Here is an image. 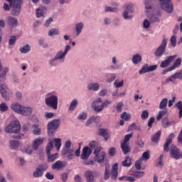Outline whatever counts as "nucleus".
Instances as JSON below:
<instances>
[{
  "label": "nucleus",
  "mask_w": 182,
  "mask_h": 182,
  "mask_svg": "<svg viewBox=\"0 0 182 182\" xmlns=\"http://www.w3.org/2000/svg\"><path fill=\"white\" fill-rule=\"evenodd\" d=\"M48 144L46 146V153L48 155V163H53L58 157H59V154L55 153L54 154H50V151L53 150V143L55 147L57 149V151L60 150L62 147V139L60 138H51L48 139Z\"/></svg>",
  "instance_id": "nucleus-1"
},
{
  "label": "nucleus",
  "mask_w": 182,
  "mask_h": 182,
  "mask_svg": "<svg viewBox=\"0 0 182 182\" xmlns=\"http://www.w3.org/2000/svg\"><path fill=\"white\" fill-rule=\"evenodd\" d=\"M44 102L48 107L53 110H58L59 95L56 91H50L45 95Z\"/></svg>",
  "instance_id": "nucleus-2"
},
{
  "label": "nucleus",
  "mask_w": 182,
  "mask_h": 182,
  "mask_svg": "<svg viewBox=\"0 0 182 182\" xmlns=\"http://www.w3.org/2000/svg\"><path fill=\"white\" fill-rule=\"evenodd\" d=\"M19 130H21V123L18 120L12 121L5 128L6 133H11V137L13 139H21V135L19 134Z\"/></svg>",
  "instance_id": "nucleus-3"
},
{
  "label": "nucleus",
  "mask_w": 182,
  "mask_h": 182,
  "mask_svg": "<svg viewBox=\"0 0 182 182\" xmlns=\"http://www.w3.org/2000/svg\"><path fill=\"white\" fill-rule=\"evenodd\" d=\"M109 105H112V100H107L105 102H102V97H97L92 102V108L97 113H100Z\"/></svg>",
  "instance_id": "nucleus-4"
},
{
  "label": "nucleus",
  "mask_w": 182,
  "mask_h": 182,
  "mask_svg": "<svg viewBox=\"0 0 182 182\" xmlns=\"http://www.w3.org/2000/svg\"><path fill=\"white\" fill-rule=\"evenodd\" d=\"M161 9L166 11L167 14H171L174 11V6L171 0H159Z\"/></svg>",
  "instance_id": "nucleus-5"
},
{
  "label": "nucleus",
  "mask_w": 182,
  "mask_h": 182,
  "mask_svg": "<svg viewBox=\"0 0 182 182\" xmlns=\"http://www.w3.org/2000/svg\"><path fill=\"white\" fill-rule=\"evenodd\" d=\"M60 126V119H57L50 122L48 124V134L50 136H53L55 134V131L58 129V128Z\"/></svg>",
  "instance_id": "nucleus-6"
},
{
  "label": "nucleus",
  "mask_w": 182,
  "mask_h": 182,
  "mask_svg": "<svg viewBox=\"0 0 182 182\" xmlns=\"http://www.w3.org/2000/svg\"><path fill=\"white\" fill-rule=\"evenodd\" d=\"M132 137H133V133L125 135L123 142L121 143V148L124 154H127V153H130V146L129 145V140H130Z\"/></svg>",
  "instance_id": "nucleus-7"
},
{
  "label": "nucleus",
  "mask_w": 182,
  "mask_h": 182,
  "mask_svg": "<svg viewBox=\"0 0 182 182\" xmlns=\"http://www.w3.org/2000/svg\"><path fill=\"white\" fill-rule=\"evenodd\" d=\"M166 48H167V39L163 38L160 46L156 49L154 52L155 56H156V58H161V56L164 55V52H166Z\"/></svg>",
  "instance_id": "nucleus-8"
},
{
  "label": "nucleus",
  "mask_w": 182,
  "mask_h": 182,
  "mask_svg": "<svg viewBox=\"0 0 182 182\" xmlns=\"http://www.w3.org/2000/svg\"><path fill=\"white\" fill-rule=\"evenodd\" d=\"M70 49V46L67 45L65 46L64 50H60L58 51L55 56L61 63H63V62H65V59H66V55H68V52H69Z\"/></svg>",
  "instance_id": "nucleus-9"
},
{
  "label": "nucleus",
  "mask_w": 182,
  "mask_h": 182,
  "mask_svg": "<svg viewBox=\"0 0 182 182\" xmlns=\"http://www.w3.org/2000/svg\"><path fill=\"white\" fill-rule=\"evenodd\" d=\"M125 10L123 12V17L124 19L130 20L133 18V15L130 14H133L134 12V7L133 4H127L125 5Z\"/></svg>",
  "instance_id": "nucleus-10"
},
{
  "label": "nucleus",
  "mask_w": 182,
  "mask_h": 182,
  "mask_svg": "<svg viewBox=\"0 0 182 182\" xmlns=\"http://www.w3.org/2000/svg\"><path fill=\"white\" fill-rule=\"evenodd\" d=\"M11 6L13 7L11 15H14V16H18L19 14H21V6H22L21 0H14Z\"/></svg>",
  "instance_id": "nucleus-11"
},
{
  "label": "nucleus",
  "mask_w": 182,
  "mask_h": 182,
  "mask_svg": "<svg viewBox=\"0 0 182 182\" xmlns=\"http://www.w3.org/2000/svg\"><path fill=\"white\" fill-rule=\"evenodd\" d=\"M168 151L171 157L175 160H178V159L181 157V155L180 154V149L175 145H171Z\"/></svg>",
  "instance_id": "nucleus-12"
},
{
  "label": "nucleus",
  "mask_w": 182,
  "mask_h": 182,
  "mask_svg": "<svg viewBox=\"0 0 182 182\" xmlns=\"http://www.w3.org/2000/svg\"><path fill=\"white\" fill-rule=\"evenodd\" d=\"M66 166H68V163L66 161H57L52 165V169L59 171L60 170H63Z\"/></svg>",
  "instance_id": "nucleus-13"
},
{
  "label": "nucleus",
  "mask_w": 182,
  "mask_h": 182,
  "mask_svg": "<svg viewBox=\"0 0 182 182\" xmlns=\"http://www.w3.org/2000/svg\"><path fill=\"white\" fill-rule=\"evenodd\" d=\"M8 72H9V68L8 67L4 68L2 63H0V83L6 80V73Z\"/></svg>",
  "instance_id": "nucleus-14"
},
{
  "label": "nucleus",
  "mask_w": 182,
  "mask_h": 182,
  "mask_svg": "<svg viewBox=\"0 0 182 182\" xmlns=\"http://www.w3.org/2000/svg\"><path fill=\"white\" fill-rule=\"evenodd\" d=\"M90 154H92V150L88 146H85L82 149V153L81 154V159L82 160H87L89 157H90Z\"/></svg>",
  "instance_id": "nucleus-15"
},
{
  "label": "nucleus",
  "mask_w": 182,
  "mask_h": 182,
  "mask_svg": "<svg viewBox=\"0 0 182 182\" xmlns=\"http://www.w3.org/2000/svg\"><path fill=\"white\" fill-rule=\"evenodd\" d=\"M23 106V105L19 104V102H14L11 105L10 107L14 113H17V114H21Z\"/></svg>",
  "instance_id": "nucleus-16"
},
{
  "label": "nucleus",
  "mask_w": 182,
  "mask_h": 182,
  "mask_svg": "<svg viewBox=\"0 0 182 182\" xmlns=\"http://www.w3.org/2000/svg\"><path fill=\"white\" fill-rule=\"evenodd\" d=\"M32 107H29V106H23L21 108V111L20 112V114H21V116H25V117H28V116H31V114H32Z\"/></svg>",
  "instance_id": "nucleus-17"
},
{
  "label": "nucleus",
  "mask_w": 182,
  "mask_h": 182,
  "mask_svg": "<svg viewBox=\"0 0 182 182\" xmlns=\"http://www.w3.org/2000/svg\"><path fill=\"white\" fill-rule=\"evenodd\" d=\"M6 22L10 28H16L18 26V19L15 17L8 16Z\"/></svg>",
  "instance_id": "nucleus-18"
},
{
  "label": "nucleus",
  "mask_w": 182,
  "mask_h": 182,
  "mask_svg": "<svg viewBox=\"0 0 182 182\" xmlns=\"http://www.w3.org/2000/svg\"><path fill=\"white\" fill-rule=\"evenodd\" d=\"M176 57H177V55H171V56L168 57L165 60L161 62L160 67L162 68H167V66H168V65H170V63L173 61Z\"/></svg>",
  "instance_id": "nucleus-19"
},
{
  "label": "nucleus",
  "mask_w": 182,
  "mask_h": 182,
  "mask_svg": "<svg viewBox=\"0 0 182 182\" xmlns=\"http://www.w3.org/2000/svg\"><path fill=\"white\" fill-rule=\"evenodd\" d=\"M112 63L109 66V69L111 70H119L120 69V65H119V60H117V58L116 56H113L112 58Z\"/></svg>",
  "instance_id": "nucleus-20"
},
{
  "label": "nucleus",
  "mask_w": 182,
  "mask_h": 182,
  "mask_svg": "<svg viewBox=\"0 0 182 182\" xmlns=\"http://www.w3.org/2000/svg\"><path fill=\"white\" fill-rule=\"evenodd\" d=\"M175 137L176 136L174 135V134H170L168 139H166L165 144L164 145V151H168L169 146L171 144V143L173 142V139H174Z\"/></svg>",
  "instance_id": "nucleus-21"
},
{
  "label": "nucleus",
  "mask_w": 182,
  "mask_h": 182,
  "mask_svg": "<svg viewBox=\"0 0 182 182\" xmlns=\"http://www.w3.org/2000/svg\"><path fill=\"white\" fill-rule=\"evenodd\" d=\"M83 28H85V23H83V22H78L75 24V36H79V35L82 33Z\"/></svg>",
  "instance_id": "nucleus-22"
},
{
  "label": "nucleus",
  "mask_w": 182,
  "mask_h": 182,
  "mask_svg": "<svg viewBox=\"0 0 182 182\" xmlns=\"http://www.w3.org/2000/svg\"><path fill=\"white\" fill-rule=\"evenodd\" d=\"M45 141V138H37L33 142V150H38L39 149V146L43 144V141Z\"/></svg>",
  "instance_id": "nucleus-23"
},
{
  "label": "nucleus",
  "mask_w": 182,
  "mask_h": 182,
  "mask_svg": "<svg viewBox=\"0 0 182 182\" xmlns=\"http://www.w3.org/2000/svg\"><path fill=\"white\" fill-rule=\"evenodd\" d=\"M84 176L86 178L87 182H93L95 181V175H93V171L90 170H87Z\"/></svg>",
  "instance_id": "nucleus-24"
},
{
  "label": "nucleus",
  "mask_w": 182,
  "mask_h": 182,
  "mask_svg": "<svg viewBox=\"0 0 182 182\" xmlns=\"http://www.w3.org/2000/svg\"><path fill=\"white\" fill-rule=\"evenodd\" d=\"M98 134L99 136L104 137L105 141H107V140L110 139V134L107 132V129H100L98 131Z\"/></svg>",
  "instance_id": "nucleus-25"
},
{
  "label": "nucleus",
  "mask_w": 182,
  "mask_h": 182,
  "mask_svg": "<svg viewBox=\"0 0 182 182\" xmlns=\"http://www.w3.org/2000/svg\"><path fill=\"white\" fill-rule=\"evenodd\" d=\"M117 170H119V164L116 163L112 166V170L111 172L112 180H116V178H117V176H118Z\"/></svg>",
  "instance_id": "nucleus-26"
},
{
  "label": "nucleus",
  "mask_w": 182,
  "mask_h": 182,
  "mask_svg": "<svg viewBox=\"0 0 182 182\" xmlns=\"http://www.w3.org/2000/svg\"><path fill=\"white\" fill-rule=\"evenodd\" d=\"M73 153V149H64L63 151V154H64V156H67V159H68V160H73V159H75V154Z\"/></svg>",
  "instance_id": "nucleus-27"
},
{
  "label": "nucleus",
  "mask_w": 182,
  "mask_h": 182,
  "mask_svg": "<svg viewBox=\"0 0 182 182\" xmlns=\"http://www.w3.org/2000/svg\"><path fill=\"white\" fill-rule=\"evenodd\" d=\"M105 157H106V153L101 152L100 154L95 155L94 160L95 161H97L99 164H102L105 161Z\"/></svg>",
  "instance_id": "nucleus-28"
},
{
  "label": "nucleus",
  "mask_w": 182,
  "mask_h": 182,
  "mask_svg": "<svg viewBox=\"0 0 182 182\" xmlns=\"http://www.w3.org/2000/svg\"><path fill=\"white\" fill-rule=\"evenodd\" d=\"M88 90H92L93 92H97L100 89V85L97 82H91L87 85Z\"/></svg>",
  "instance_id": "nucleus-29"
},
{
  "label": "nucleus",
  "mask_w": 182,
  "mask_h": 182,
  "mask_svg": "<svg viewBox=\"0 0 182 182\" xmlns=\"http://www.w3.org/2000/svg\"><path fill=\"white\" fill-rule=\"evenodd\" d=\"M176 122L174 121H169L168 117H164L162 119V127L166 129L169 126H171V124H175Z\"/></svg>",
  "instance_id": "nucleus-30"
},
{
  "label": "nucleus",
  "mask_w": 182,
  "mask_h": 182,
  "mask_svg": "<svg viewBox=\"0 0 182 182\" xmlns=\"http://www.w3.org/2000/svg\"><path fill=\"white\" fill-rule=\"evenodd\" d=\"M79 105V101H77V99H73L68 107L69 112H73L76 107H77V105Z\"/></svg>",
  "instance_id": "nucleus-31"
},
{
  "label": "nucleus",
  "mask_w": 182,
  "mask_h": 182,
  "mask_svg": "<svg viewBox=\"0 0 182 182\" xmlns=\"http://www.w3.org/2000/svg\"><path fill=\"white\" fill-rule=\"evenodd\" d=\"M46 12V8L41 7L36 9V16L37 18H41V16H43Z\"/></svg>",
  "instance_id": "nucleus-32"
},
{
  "label": "nucleus",
  "mask_w": 182,
  "mask_h": 182,
  "mask_svg": "<svg viewBox=\"0 0 182 182\" xmlns=\"http://www.w3.org/2000/svg\"><path fill=\"white\" fill-rule=\"evenodd\" d=\"M119 180H120L121 181H129V182L136 181V178H134V176H122V177H119Z\"/></svg>",
  "instance_id": "nucleus-33"
},
{
  "label": "nucleus",
  "mask_w": 182,
  "mask_h": 182,
  "mask_svg": "<svg viewBox=\"0 0 182 182\" xmlns=\"http://www.w3.org/2000/svg\"><path fill=\"white\" fill-rule=\"evenodd\" d=\"M50 66H58L60 61L55 56L53 58L50 59L48 62Z\"/></svg>",
  "instance_id": "nucleus-34"
},
{
  "label": "nucleus",
  "mask_w": 182,
  "mask_h": 182,
  "mask_svg": "<svg viewBox=\"0 0 182 182\" xmlns=\"http://www.w3.org/2000/svg\"><path fill=\"white\" fill-rule=\"evenodd\" d=\"M141 60V55L140 54L134 55L132 57V62L134 65H137Z\"/></svg>",
  "instance_id": "nucleus-35"
},
{
  "label": "nucleus",
  "mask_w": 182,
  "mask_h": 182,
  "mask_svg": "<svg viewBox=\"0 0 182 182\" xmlns=\"http://www.w3.org/2000/svg\"><path fill=\"white\" fill-rule=\"evenodd\" d=\"M122 166L124 167H130V166H132V159L129 156H127L125 160L122 161Z\"/></svg>",
  "instance_id": "nucleus-36"
},
{
  "label": "nucleus",
  "mask_w": 182,
  "mask_h": 182,
  "mask_svg": "<svg viewBox=\"0 0 182 182\" xmlns=\"http://www.w3.org/2000/svg\"><path fill=\"white\" fill-rule=\"evenodd\" d=\"M161 136V131H158L157 133H156L151 137V141H154V143H157V141H159V140H160Z\"/></svg>",
  "instance_id": "nucleus-37"
},
{
  "label": "nucleus",
  "mask_w": 182,
  "mask_h": 182,
  "mask_svg": "<svg viewBox=\"0 0 182 182\" xmlns=\"http://www.w3.org/2000/svg\"><path fill=\"white\" fill-rule=\"evenodd\" d=\"M20 52L21 53H28L31 52V46H29V44H26V46L20 48Z\"/></svg>",
  "instance_id": "nucleus-38"
},
{
  "label": "nucleus",
  "mask_w": 182,
  "mask_h": 182,
  "mask_svg": "<svg viewBox=\"0 0 182 182\" xmlns=\"http://www.w3.org/2000/svg\"><path fill=\"white\" fill-rule=\"evenodd\" d=\"M33 176L36 178H38L39 177H42V176H43V172L37 167L36 171L33 172Z\"/></svg>",
  "instance_id": "nucleus-39"
},
{
  "label": "nucleus",
  "mask_w": 182,
  "mask_h": 182,
  "mask_svg": "<svg viewBox=\"0 0 182 182\" xmlns=\"http://www.w3.org/2000/svg\"><path fill=\"white\" fill-rule=\"evenodd\" d=\"M19 147V141H10V148L12 150H16Z\"/></svg>",
  "instance_id": "nucleus-40"
},
{
  "label": "nucleus",
  "mask_w": 182,
  "mask_h": 182,
  "mask_svg": "<svg viewBox=\"0 0 182 182\" xmlns=\"http://www.w3.org/2000/svg\"><path fill=\"white\" fill-rule=\"evenodd\" d=\"M132 176H133V177H136V178H141V177L144 176V171H135L133 172Z\"/></svg>",
  "instance_id": "nucleus-41"
},
{
  "label": "nucleus",
  "mask_w": 182,
  "mask_h": 182,
  "mask_svg": "<svg viewBox=\"0 0 182 182\" xmlns=\"http://www.w3.org/2000/svg\"><path fill=\"white\" fill-rule=\"evenodd\" d=\"M105 12H119V9L117 7L105 6Z\"/></svg>",
  "instance_id": "nucleus-42"
},
{
  "label": "nucleus",
  "mask_w": 182,
  "mask_h": 182,
  "mask_svg": "<svg viewBox=\"0 0 182 182\" xmlns=\"http://www.w3.org/2000/svg\"><path fill=\"white\" fill-rule=\"evenodd\" d=\"M110 76L109 78L107 79V83H112V82H114L116 80L117 75L114 73L112 74H106V76Z\"/></svg>",
  "instance_id": "nucleus-43"
},
{
  "label": "nucleus",
  "mask_w": 182,
  "mask_h": 182,
  "mask_svg": "<svg viewBox=\"0 0 182 182\" xmlns=\"http://www.w3.org/2000/svg\"><path fill=\"white\" fill-rule=\"evenodd\" d=\"M168 102V100H167V98H164L159 104V109H166L167 107Z\"/></svg>",
  "instance_id": "nucleus-44"
},
{
  "label": "nucleus",
  "mask_w": 182,
  "mask_h": 182,
  "mask_svg": "<svg viewBox=\"0 0 182 182\" xmlns=\"http://www.w3.org/2000/svg\"><path fill=\"white\" fill-rule=\"evenodd\" d=\"M181 65V58H178L173 63V66L171 67L172 68V70H174L176 68H180Z\"/></svg>",
  "instance_id": "nucleus-45"
},
{
  "label": "nucleus",
  "mask_w": 182,
  "mask_h": 182,
  "mask_svg": "<svg viewBox=\"0 0 182 182\" xmlns=\"http://www.w3.org/2000/svg\"><path fill=\"white\" fill-rule=\"evenodd\" d=\"M166 114H167V109H164L162 111H159V114L156 117V119L161 120V119H163V117H164V116H166Z\"/></svg>",
  "instance_id": "nucleus-46"
},
{
  "label": "nucleus",
  "mask_w": 182,
  "mask_h": 182,
  "mask_svg": "<svg viewBox=\"0 0 182 182\" xmlns=\"http://www.w3.org/2000/svg\"><path fill=\"white\" fill-rule=\"evenodd\" d=\"M60 33L59 29L52 28L48 31V36H54V35H59Z\"/></svg>",
  "instance_id": "nucleus-47"
},
{
  "label": "nucleus",
  "mask_w": 182,
  "mask_h": 182,
  "mask_svg": "<svg viewBox=\"0 0 182 182\" xmlns=\"http://www.w3.org/2000/svg\"><path fill=\"white\" fill-rule=\"evenodd\" d=\"M141 161L144 160L145 161H147L149 159H150V151H146L142 154V157H141Z\"/></svg>",
  "instance_id": "nucleus-48"
},
{
  "label": "nucleus",
  "mask_w": 182,
  "mask_h": 182,
  "mask_svg": "<svg viewBox=\"0 0 182 182\" xmlns=\"http://www.w3.org/2000/svg\"><path fill=\"white\" fill-rule=\"evenodd\" d=\"M175 107H176V108L179 109V119H181V117H182V102L178 101L176 104Z\"/></svg>",
  "instance_id": "nucleus-49"
},
{
  "label": "nucleus",
  "mask_w": 182,
  "mask_h": 182,
  "mask_svg": "<svg viewBox=\"0 0 182 182\" xmlns=\"http://www.w3.org/2000/svg\"><path fill=\"white\" fill-rule=\"evenodd\" d=\"M123 85H124V81L123 80L121 81L116 80L114 82V87H117V88L122 87Z\"/></svg>",
  "instance_id": "nucleus-50"
},
{
  "label": "nucleus",
  "mask_w": 182,
  "mask_h": 182,
  "mask_svg": "<svg viewBox=\"0 0 182 182\" xmlns=\"http://www.w3.org/2000/svg\"><path fill=\"white\" fill-rule=\"evenodd\" d=\"M22 153H26V154H31L33 153L32 147L31 146H26L22 149Z\"/></svg>",
  "instance_id": "nucleus-51"
},
{
  "label": "nucleus",
  "mask_w": 182,
  "mask_h": 182,
  "mask_svg": "<svg viewBox=\"0 0 182 182\" xmlns=\"http://www.w3.org/2000/svg\"><path fill=\"white\" fill-rule=\"evenodd\" d=\"M121 119H122V120H125L126 122H129V120H130V114H127L126 112H123L121 114Z\"/></svg>",
  "instance_id": "nucleus-52"
},
{
  "label": "nucleus",
  "mask_w": 182,
  "mask_h": 182,
  "mask_svg": "<svg viewBox=\"0 0 182 182\" xmlns=\"http://www.w3.org/2000/svg\"><path fill=\"white\" fill-rule=\"evenodd\" d=\"M16 42V36H11L9 40V45L10 46H14Z\"/></svg>",
  "instance_id": "nucleus-53"
},
{
  "label": "nucleus",
  "mask_w": 182,
  "mask_h": 182,
  "mask_svg": "<svg viewBox=\"0 0 182 182\" xmlns=\"http://www.w3.org/2000/svg\"><path fill=\"white\" fill-rule=\"evenodd\" d=\"M149 65H145L140 70H139V75H143L144 73H149Z\"/></svg>",
  "instance_id": "nucleus-54"
},
{
  "label": "nucleus",
  "mask_w": 182,
  "mask_h": 182,
  "mask_svg": "<svg viewBox=\"0 0 182 182\" xmlns=\"http://www.w3.org/2000/svg\"><path fill=\"white\" fill-rule=\"evenodd\" d=\"M48 164H40L37 168H38L43 173V171H46V170H48Z\"/></svg>",
  "instance_id": "nucleus-55"
},
{
  "label": "nucleus",
  "mask_w": 182,
  "mask_h": 182,
  "mask_svg": "<svg viewBox=\"0 0 182 182\" xmlns=\"http://www.w3.org/2000/svg\"><path fill=\"white\" fill-rule=\"evenodd\" d=\"M141 117L142 120L147 119L149 118V111L146 109L142 111Z\"/></svg>",
  "instance_id": "nucleus-56"
},
{
  "label": "nucleus",
  "mask_w": 182,
  "mask_h": 182,
  "mask_svg": "<svg viewBox=\"0 0 182 182\" xmlns=\"http://www.w3.org/2000/svg\"><path fill=\"white\" fill-rule=\"evenodd\" d=\"M141 163H143L141 159H139L135 162V168H136V170H141Z\"/></svg>",
  "instance_id": "nucleus-57"
},
{
  "label": "nucleus",
  "mask_w": 182,
  "mask_h": 182,
  "mask_svg": "<svg viewBox=\"0 0 182 182\" xmlns=\"http://www.w3.org/2000/svg\"><path fill=\"white\" fill-rule=\"evenodd\" d=\"M9 107L5 102L0 104V112H7Z\"/></svg>",
  "instance_id": "nucleus-58"
},
{
  "label": "nucleus",
  "mask_w": 182,
  "mask_h": 182,
  "mask_svg": "<svg viewBox=\"0 0 182 182\" xmlns=\"http://www.w3.org/2000/svg\"><path fill=\"white\" fill-rule=\"evenodd\" d=\"M78 120H86L87 119V114L86 112H81L77 117Z\"/></svg>",
  "instance_id": "nucleus-59"
},
{
  "label": "nucleus",
  "mask_w": 182,
  "mask_h": 182,
  "mask_svg": "<svg viewBox=\"0 0 182 182\" xmlns=\"http://www.w3.org/2000/svg\"><path fill=\"white\" fill-rule=\"evenodd\" d=\"M177 43V38L176 36H172L171 38V45L173 48H176V45Z\"/></svg>",
  "instance_id": "nucleus-60"
},
{
  "label": "nucleus",
  "mask_w": 182,
  "mask_h": 182,
  "mask_svg": "<svg viewBox=\"0 0 182 182\" xmlns=\"http://www.w3.org/2000/svg\"><path fill=\"white\" fill-rule=\"evenodd\" d=\"M122 107H123V102H118L116 105L117 112L120 113L122 110Z\"/></svg>",
  "instance_id": "nucleus-61"
},
{
  "label": "nucleus",
  "mask_w": 182,
  "mask_h": 182,
  "mask_svg": "<svg viewBox=\"0 0 182 182\" xmlns=\"http://www.w3.org/2000/svg\"><path fill=\"white\" fill-rule=\"evenodd\" d=\"M144 29H149L150 28V21L145 19L143 22Z\"/></svg>",
  "instance_id": "nucleus-62"
},
{
  "label": "nucleus",
  "mask_w": 182,
  "mask_h": 182,
  "mask_svg": "<svg viewBox=\"0 0 182 182\" xmlns=\"http://www.w3.org/2000/svg\"><path fill=\"white\" fill-rule=\"evenodd\" d=\"M106 95H107V89L106 88H103L99 92V96H101V97H105Z\"/></svg>",
  "instance_id": "nucleus-63"
},
{
  "label": "nucleus",
  "mask_w": 182,
  "mask_h": 182,
  "mask_svg": "<svg viewBox=\"0 0 182 182\" xmlns=\"http://www.w3.org/2000/svg\"><path fill=\"white\" fill-rule=\"evenodd\" d=\"M172 76L176 79H182V71L177 72L174 73Z\"/></svg>",
  "instance_id": "nucleus-64"
}]
</instances>
